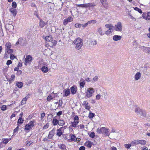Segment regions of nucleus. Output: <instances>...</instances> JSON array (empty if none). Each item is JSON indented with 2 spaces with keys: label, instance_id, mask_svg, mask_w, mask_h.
<instances>
[{
  "label": "nucleus",
  "instance_id": "f257e3e1",
  "mask_svg": "<svg viewBox=\"0 0 150 150\" xmlns=\"http://www.w3.org/2000/svg\"><path fill=\"white\" fill-rule=\"evenodd\" d=\"M73 43L75 45V48L78 50H80L83 46V41L80 38H77L73 42Z\"/></svg>",
  "mask_w": 150,
  "mask_h": 150
},
{
  "label": "nucleus",
  "instance_id": "f03ea898",
  "mask_svg": "<svg viewBox=\"0 0 150 150\" xmlns=\"http://www.w3.org/2000/svg\"><path fill=\"white\" fill-rule=\"evenodd\" d=\"M96 131L98 133H101L105 135L106 136H108L110 134L109 129L105 127L98 128Z\"/></svg>",
  "mask_w": 150,
  "mask_h": 150
},
{
  "label": "nucleus",
  "instance_id": "7ed1b4c3",
  "mask_svg": "<svg viewBox=\"0 0 150 150\" xmlns=\"http://www.w3.org/2000/svg\"><path fill=\"white\" fill-rule=\"evenodd\" d=\"M134 111L137 115L145 117L146 116V111L140 109L139 107H136Z\"/></svg>",
  "mask_w": 150,
  "mask_h": 150
},
{
  "label": "nucleus",
  "instance_id": "20e7f679",
  "mask_svg": "<svg viewBox=\"0 0 150 150\" xmlns=\"http://www.w3.org/2000/svg\"><path fill=\"white\" fill-rule=\"evenodd\" d=\"M26 42L25 39L22 38H19L15 44V46L19 45L21 46H24L26 45Z\"/></svg>",
  "mask_w": 150,
  "mask_h": 150
},
{
  "label": "nucleus",
  "instance_id": "39448f33",
  "mask_svg": "<svg viewBox=\"0 0 150 150\" xmlns=\"http://www.w3.org/2000/svg\"><path fill=\"white\" fill-rule=\"evenodd\" d=\"M94 91V89L93 88H89L86 92V96L88 98L91 97Z\"/></svg>",
  "mask_w": 150,
  "mask_h": 150
},
{
  "label": "nucleus",
  "instance_id": "423d86ee",
  "mask_svg": "<svg viewBox=\"0 0 150 150\" xmlns=\"http://www.w3.org/2000/svg\"><path fill=\"white\" fill-rule=\"evenodd\" d=\"M96 34L97 35L103 36L104 35L105 33L102 27L101 26H98L96 30Z\"/></svg>",
  "mask_w": 150,
  "mask_h": 150
},
{
  "label": "nucleus",
  "instance_id": "0eeeda50",
  "mask_svg": "<svg viewBox=\"0 0 150 150\" xmlns=\"http://www.w3.org/2000/svg\"><path fill=\"white\" fill-rule=\"evenodd\" d=\"M115 30L116 31L121 32L122 30V26L121 23L118 22L115 26Z\"/></svg>",
  "mask_w": 150,
  "mask_h": 150
},
{
  "label": "nucleus",
  "instance_id": "6e6552de",
  "mask_svg": "<svg viewBox=\"0 0 150 150\" xmlns=\"http://www.w3.org/2000/svg\"><path fill=\"white\" fill-rule=\"evenodd\" d=\"M32 58V57L30 55L26 56V57L25 59V64L26 65L27 64L30 63L31 62Z\"/></svg>",
  "mask_w": 150,
  "mask_h": 150
},
{
  "label": "nucleus",
  "instance_id": "1a4fd4ad",
  "mask_svg": "<svg viewBox=\"0 0 150 150\" xmlns=\"http://www.w3.org/2000/svg\"><path fill=\"white\" fill-rule=\"evenodd\" d=\"M73 19V18L71 16H69L67 18L64 20L63 22V24L64 25H66L68 22L72 21Z\"/></svg>",
  "mask_w": 150,
  "mask_h": 150
},
{
  "label": "nucleus",
  "instance_id": "9d476101",
  "mask_svg": "<svg viewBox=\"0 0 150 150\" xmlns=\"http://www.w3.org/2000/svg\"><path fill=\"white\" fill-rule=\"evenodd\" d=\"M142 17L146 20H150V13H144L142 14Z\"/></svg>",
  "mask_w": 150,
  "mask_h": 150
},
{
  "label": "nucleus",
  "instance_id": "9b49d317",
  "mask_svg": "<svg viewBox=\"0 0 150 150\" xmlns=\"http://www.w3.org/2000/svg\"><path fill=\"white\" fill-rule=\"evenodd\" d=\"M63 128L64 127H62L57 130L56 135L59 137L61 136L64 133L63 130H62Z\"/></svg>",
  "mask_w": 150,
  "mask_h": 150
},
{
  "label": "nucleus",
  "instance_id": "f8f14e48",
  "mask_svg": "<svg viewBox=\"0 0 150 150\" xmlns=\"http://www.w3.org/2000/svg\"><path fill=\"white\" fill-rule=\"evenodd\" d=\"M102 5L105 8H107L109 6L107 0H100Z\"/></svg>",
  "mask_w": 150,
  "mask_h": 150
},
{
  "label": "nucleus",
  "instance_id": "ddd939ff",
  "mask_svg": "<svg viewBox=\"0 0 150 150\" xmlns=\"http://www.w3.org/2000/svg\"><path fill=\"white\" fill-rule=\"evenodd\" d=\"M89 45L90 47H92L94 45H96L97 44V42L96 40L91 39L89 41Z\"/></svg>",
  "mask_w": 150,
  "mask_h": 150
},
{
  "label": "nucleus",
  "instance_id": "4468645a",
  "mask_svg": "<svg viewBox=\"0 0 150 150\" xmlns=\"http://www.w3.org/2000/svg\"><path fill=\"white\" fill-rule=\"evenodd\" d=\"M5 27L6 29L11 31H12L14 29L13 26L9 24H6Z\"/></svg>",
  "mask_w": 150,
  "mask_h": 150
},
{
  "label": "nucleus",
  "instance_id": "2eb2a0df",
  "mask_svg": "<svg viewBox=\"0 0 150 150\" xmlns=\"http://www.w3.org/2000/svg\"><path fill=\"white\" fill-rule=\"evenodd\" d=\"M141 73L138 72L134 76V79L136 80H138L141 77Z\"/></svg>",
  "mask_w": 150,
  "mask_h": 150
},
{
  "label": "nucleus",
  "instance_id": "dca6fc26",
  "mask_svg": "<svg viewBox=\"0 0 150 150\" xmlns=\"http://www.w3.org/2000/svg\"><path fill=\"white\" fill-rule=\"evenodd\" d=\"M122 38L121 36L115 35L113 37V39L115 41H117L121 40Z\"/></svg>",
  "mask_w": 150,
  "mask_h": 150
},
{
  "label": "nucleus",
  "instance_id": "f3484780",
  "mask_svg": "<svg viewBox=\"0 0 150 150\" xmlns=\"http://www.w3.org/2000/svg\"><path fill=\"white\" fill-rule=\"evenodd\" d=\"M9 11L14 16H15L16 15L17 13V11L16 9L11 8L9 9Z\"/></svg>",
  "mask_w": 150,
  "mask_h": 150
},
{
  "label": "nucleus",
  "instance_id": "a211bd4d",
  "mask_svg": "<svg viewBox=\"0 0 150 150\" xmlns=\"http://www.w3.org/2000/svg\"><path fill=\"white\" fill-rule=\"evenodd\" d=\"M63 92L64 93V94L63 95L64 97L67 96L69 95L70 93V91L69 89H65L64 90Z\"/></svg>",
  "mask_w": 150,
  "mask_h": 150
},
{
  "label": "nucleus",
  "instance_id": "6ab92c4d",
  "mask_svg": "<svg viewBox=\"0 0 150 150\" xmlns=\"http://www.w3.org/2000/svg\"><path fill=\"white\" fill-rule=\"evenodd\" d=\"M72 94H74L77 91V88L74 86H72L70 88Z\"/></svg>",
  "mask_w": 150,
  "mask_h": 150
},
{
  "label": "nucleus",
  "instance_id": "aec40b11",
  "mask_svg": "<svg viewBox=\"0 0 150 150\" xmlns=\"http://www.w3.org/2000/svg\"><path fill=\"white\" fill-rule=\"evenodd\" d=\"M54 134V131L53 130L51 131L49 133L48 136V138L49 139H50L52 138Z\"/></svg>",
  "mask_w": 150,
  "mask_h": 150
},
{
  "label": "nucleus",
  "instance_id": "412c9836",
  "mask_svg": "<svg viewBox=\"0 0 150 150\" xmlns=\"http://www.w3.org/2000/svg\"><path fill=\"white\" fill-rule=\"evenodd\" d=\"M80 87L81 88L84 87V86L85 84V82L83 79H81L80 81Z\"/></svg>",
  "mask_w": 150,
  "mask_h": 150
},
{
  "label": "nucleus",
  "instance_id": "4be33fe9",
  "mask_svg": "<svg viewBox=\"0 0 150 150\" xmlns=\"http://www.w3.org/2000/svg\"><path fill=\"white\" fill-rule=\"evenodd\" d=\"M86 8H90L94 7L96 6L95 4L94 3H90L86 4Z\"/></svg>",
  "mask_w": 150,
  "mask_h": 150
},
{
  "label": "nucleus",
  "instance_id": "5701e85b",
  "mask_svg": "<svg viewBox=\"0 0 150 150\" xmlns=\"http://www.w3.org/2000/svg\"><path fill=\"white\" fill-rule=\"evenodd\" d=\"M5 50L6 52L7 50L10 49L11 48V43L9 42H7L5 45Z\"/></svg>",
  "mask_w": 150,
  "mask_h": 150
},
{
  "label": "nucleus",
  "instance_id": "b1692460",
  "mask_svg": "<svg viewBox=\"0 0 150 150\" xmlns=\"http://www.w3.org/2000/svg\"><path fill=\"white\" fill-rule=\"evenodd\" d=\"M71 139L68 140V141L69 142H71L73 141H75L76 137L73 134H70Z\"/></svg>",
  "mask_w": 150,
  "mask_h": 150
},
{
  "label": "nucleus",
  "instance_id": "393cba45",
  "mask_svg": "<svg viewBox=\"0 0 150 150\" xmlns=\"http://www.w3.org/2000/svg\"><path fill=\"white\" fill-rule=\"evenodd\" d=\"M41 70L44 73H47L48 71V69L47 67L43 66L41 68Z\"/></svg>",
  "mask_w": 150,
  "mask_h": 150
},
{
  "label": "nucleus",
  "instance_id": "a878e982",
  "mask_svg": "<svg viewBox=\"0 0 150 150\" xmlns=\"http://www.w3.org/2000/svg\"><path fill=\"white\" fill-rule=\"evenodd\" d=\"M58 146L59 148L62 150L66 149V145L63 144L58 145Z\"/></svg>",
  "mask_w": 150,
  "mask_h": 150
},
{
  "label": "nucleus",
  "instance_id": "bb28decb",
  "mask_svg": "<svg viewBox=\"0 0 150 150\" xmlns=\"http://www.w3.org/2000/svg\"><path fill=\"white\" fill-rule=\"evenodd\" d=\"M52 38L51 36H47L45 38V40L48 42H51L52 41Z\"/></svg>",
  "mask_w": 150,
  "mask_h": 150
},
{
  "label": "nucleus",
  "instance_id": "cd10ccee",
  "mask_svg": "<svg viewBox=\"0 0 150 150\" xmlns=\"http://www.w3.org/2000/svg\"><path fill=\"white\" fill-rule=\"evenodd\" d=\"M65 124L64 121L62 120H59L58 121V125L60 126H63Z\"/></svg>",
  "mask_w": 150,
  "mask_h": 150
},
{
  "label": "nucleus",
  "instance_id": "c85d7f7f",
  "mask_svg": "<svg viewBox=\"0 0 150 150\" xmlns=\"http://www.w3.org/2000/svg\"><path fill=\"white\" fill-rule=\"evenodd\" d=\"M28 98V97L27 96H26L25 97L23 98L21 102V105H23L25 104L26 103V101Z\"/></svg>",
  "mask_w": 150,
  "mask_h": 150
},
{
  "label": "nucleus",
  "instance_id": "c756f323",
  "mask_svg": "<svg viewBox=\"0 0 150 150\" xmlns=\"http://www.w3.org/2000/svg\"><path fill=\"white\" fill-rule=\"evenodd\" d=\"M141 48L144 51V52L147 51L148 52H149V51H150V48L149 47H147L144 46H142Z\"/></svg>",
  "mask_w": 150,
  "mask_h": 150
},
{
  "label": "nucleus",
  "instance_id": "7c9ffc66",
  "mask_svg": "<svg viewBox=\"0 0 150 150\" xmlns=\"http://www.w3.org/2000/svg\"><path fill=\"white\" fill-rule=\"evenodd\" d=\"M45 23L42 20L40 19L39 23V26L40 28H43L45 25Z\"/></svg>",
  "mask_w": 150,
  "mask_h": 150
},
{
  "label": "nucleus",
  "instance_id": "2f4dec72",
  "mask_svg": "<svg viewBox=\"0 0 150 150\" xmlns=\"http://www.w3.org/2000/svg\"><path fill=\"white\" fill-rule=\"evenodd\" d=\"M131 143V144L132 146L137 145L139 144L138 140H136L132 141Z\"/></svg>",
  "mask_w": 150,
  "mask_h": 150
},
{
  "label": "nucleus",
  "instance_id": "473e14b6",
  "mask_svg": "<svg viewBox=\"0 0 150 150\" xmlns=\"http://www.w3.org/2000/svg\"><path fill=\"white\" fill-rule=\"evenodd\" d=\"M16 86L19 88H21L23 86V83L22 82H18L16 83Z\"/></svg>",
  "mask_w": 150,
  "mask_h": 150
},
{
  "label": "nucleus",
  "instance_id": "72a5a7b5",
  "mask_svg": "<svg viewBox=\"0 0 150 150\" xmlns=\"http://www.w3.org/2000/svg\"><path fill=\"white\" fill-rule=\"evenodd\" d=\"M71 126L73 127H74V128L77 127V125L78 124L76 122H72L71 123Z\"/></svg>",
  "mask_w": 150,
  "mask_h": 150
},
{
  "label": "nucleus",
  "instance_id": "f704fd0d",
  "mask_svg": "<svg viewBox=\"0 0 150 150\" xmlns=\"http://www.w3.org/2000/svg\"><path fill=\"white\" fill-rule=\"evenodd\" d=\"M58 120L56 119H54L52 120V122L53 125H56L58 124Z\"/></svg>",
  "mask_w": 150,
  "mask_h": 150
},
{
  "label": "nucleus",
  "instance_id": "c9c22d12",
  "mask_svg": "<svg viewBox=\"0 0 150 150\" xmlns=\"http://www.w3.org/2000/svg\"><path fill=\"white\" fill-rule=\"evenodd\" d=\"M139 144H141L142 145H144L146 144V142L144 140H138Z\"/></svg>",
  "mask_w": 150,
  "mask_h": 150
},
{
  "label": "nucleus",
  "instance_id": "e433bc0d",
  "mask_svg": "<svg viewBox=\"0 0 150 150\" xmlns=\"http://www.w3.org/2000/svg\"><path fill=\"white\" fill-rule=\"evenodd\" d=\"M32 127H31L28 125H26L25 126V129L27 130H30L32 129Z\"/></svg>",
  "mask_w": 150,
  "mask_h": 150
},
{
  "label": "nucleus",
  "instance_id": "4c0bfd02",
  "mask_svg": "<svg viewBox=\"0 0 150 150\" xmlns=\"http://www.w3.org/2000/svg\"><path fill=\"white\" fill-rule=\"evenodd\" d=\"M86 145L88 147L91 148L92 146L91 142L90 141L86 142L85 143Z\"/></svg>",
  "mask_w": 150,
  "mask_h": 150
},
{
  "label": "nucleus",
  "instance_id": "58836bf2",
  "mask_svg": "<svg viewBox=\"0 0 150 150\" xmlns=\"http://www.w3.org/2000/svg\"><path fill=\"white\" fill-rule=\"evenodd\" d=\"M79 117L77 115L75 116L74 118V121L75 122H76L78 124L79 123Z\"/></svg>",
  "mask_w": 150,
  "mask_h": 150
},
{
  "label": "nucleus",
  "instance_id": "ea45409f",
  "mask_svg": "<svg viewBox=\"0 0 150 150\" xmlns=\"http://www.w3.org/2000/svg\"><path fill=\"white\" fill-rule=\"evenodd\" d=\"M11 138L4 139L3 141V143L4 144H7L8 142L11 140Z\"/></svg>",
  "mask_w": 150,
  "mask_h": 150
},
{
  "label": "nucleus",
  "instance_id": "a19ab883",
  "mask_svg": "<svg viewBox=\"0 0 150 150\" xmlns=\"http://www.w3.org/2000/svg\"><path fill=\"white\" fill-rule=\"evenodd\" d=\"M35 122V121H31L28 124V125L30 126L31 127H33L34 125V123Z\"/></svg>",
  "mask_w": 150,
  "mask_h": 150
},
{
  "label": "nucleus",
  "instance_id": "79ce46f5",
  "mask_svg": "<svg viewBox=\"0 0 150 150\" xmlns=\"http://www.w3.org/2000/svg\"><path fill=\"white\" fill-rule=\"evenodd\" d=\"M78 129H83L84 128V126L82 124H81L79 125H78L77 126Z\"/></svg>",
  "mask_w": 150,
  "mask_h": 150
},
{
  "label": "nucleus",
  "instance_id": "37998d69",
  "mask_svg": "<svg viewBox=\"0 0 150 150\" xmlns=\"http://www.w3.org/2000/svg\"><path fill=\"white\" fill-rule=\"evenodd\" d=\"M95 115L94 113L90 112L89 113L88 117L89 118L91 119L93 118Z\"/></svg>",
  "mask_w": 150,
  "mask_h": 150
},
{
  "label": "nucleus",
  "instance_id": "c03bdc74",
  "mask_svg": "<svg viewBox=\"0 0 150 150\" xmlns=\"http://www.w3.org/2000/svg\"><path fill=\"white\" fill-rule=\"evenodd\" d=\"M134 9L137 11H138L139 13H142V10L137 7H136L135 8H134Z\"/></svg>",
  "mask_w": 150,
  "mask_h": 150
},
{
  "label": "nucleus",
  "instance_id": "a18cd8bd",
  "mask_svg": "<svg viewBox=\"0 0 150 150\" xmlns=\"http://www.w3.org/2000/svg\"><path fill=\"white\" fill-rule=\"evenodd\" d=\"M1 109L2 111L5 110L6 109V105H3L1 106Z\"/></svg>",
  "mask_w": 150,
  "mask_h": 150
},
{
  "label": "nucleus",
  "instance_id": "49530a36",
  "mask_svg": "<svg viewBox=\"0 0 150 150\" xmlns=\"http://www.w3.org/2000/svg\"><path fill=\"white\" fill-rule=\"evenodd\" d=\"M24 120L21 117H19L18 121V123L19 124H22Z\"/></svg>",
  "mask_w": 150,
  "mask_h": 150
},
{
  "label": "nucleus",
  "instance_id": "de8ad7c7",
  "mask_svg": "<svg viewBox=\"0 0 150 150\" xmlns=\"http://www.w3.org/2000/svg\"><path fill=\"white\" fill-rule=\"evenodd\" d=\"M6 52H7L10 55H11L12 54L13 52V50L12 49H9L7 50L6 51Z\"/></svg>",
  "mask_w": 150,
  "mask_h": 150
},
{
  "label": "nucleus",
  "instance_id": "09e8293b",
  "mask_svg": "<svg viewBox=\"0 0 150 150\" xmlns=\"http://www.w3.org/2000/svg\"><path fill=\"white\" fill-rule=\"evenodd\" d=\"M96 21L95 20H93L88 21L89 24L91 23L95 24L96 23Z\"/></svg>",
  "mask_w": 150,
  "mask_h": 150
},
{
  "label": "nucleus",
  "instance_id": "8fccbe9b",
  "mask_svg": "<svg viewBox=\"0 0 150 150\" xmlns=\"http://www.w3.org/2000/svg\"><path fill=\"white\" fill-rule=\"evenodd\" d=\"M89 135L90 137L93 138L95 137V133L94 132H92L89 134Z\"/></svg>",
  "mask_w": 150,
  "mask_h": 150
},
{
  "label": "nucleus",
  "instance_id": "3c124183",
  "mask_svg": "<svg viewBox=\"0 0 150 150\" xmlns=\"http://www.w3.org/2000/svg\"><path fill=\"white\" fill-rule=\"evenodd\" d=\"M82 26L81 24H79V23H76L75 25V26L77 28H80Z\"/></svg>",
  "mask_w": 150,
  "mask_h": 150
},
{
  "label": "nucleus",
  "instance_id": "603ef678",
  "mask_svg": "<svg viewBox=\"0 0 150 150\" xmlns=\"http://www.w3.org/2000/svg\"><path fill=\"white\" fill-rule=\"evenodd\" d=\"M76 5L78 7H81L82 8H86V4H77Z\"/></svg>",
  "mask_w": 150,
  "mask_h": 150
},
{
  "label": "nucleus",
  "instance_id": "864d4df0",
  "mask_svg": "<svg viewBox=\"0 0 150 150\" xmlns=\"http://www.w3.org/2000/svg\"><path fill=\"white\" fill-rule=\"evenodd\" d=\"M33 143V142L31 141L27 142L26 144V145L27 146H30Z\"/></svg>",
  "mask_w": 150,
  "mask_h": 150
},
{
  "label": "nucleus",
  "instance_id": "5fc2aeb1",
  "mask_svg": "<svg viewBox=\"0 0 150 150\" xmlns=\"http://www.w3.org/2000/svg\"><path fill=\"white\" fill-rule=\"evenodd\" d=\"M112 32V31L111 30H108L105 31L104 33L106 35H108L109 34H110Z\"/></svg>",
  "mask_w": 150,
  "mask_h": 150
},
{
  "label": "nucleus",
  "instance_id": "6e6d98bb",
  "mask_svg": "<svg viewBox=\"0 0 150 150\" xmlns=\"http://www.w3.org/2000/svg\"><path fill=\"white\" fill-rule=\"evenodd\" d=\"M12 6L13 8H16L17 6L16 3L15 2H13L12 4Z\"/></svg>",
  "mask_w": 150,
  "mask_h": 150
},
{
  "label": "nucleus",
  "instance_id": "4d7b16f0",
  "mask_svg": "<svg viewBox=\"0 0 150 150\" xmlns=\"http://www.w3.org/2000/svg\"><path fill=\"white\" fill-rule=\"evenodd\" d=\"M15 78V76L14 75H11V78H10L9 81H13L14 80Z\"/></svg>",
  "mask_w": 150,
  "mask_h": 150
},
{
  "label": "nucleus",
  "instance_id": "13d9d810",
  "mask_svg": "<svg viewBox=\"0 0 150 150\" xmlns=\"http://www.w3.org/2000/svg\"><path fill=\"white\" fill-rule=\"evenodd\" d=\"M124 146L127 149H129L131 146H132V145L131 143H130V144H125Z\"/></svg>",
  "mask_w": 150,
  "mask_h": 150
},
{
  "label": "nucleus",
  "instance_id": "bf43d9fd",
  "mask_svg": "<svg viewBox=\"0 0 150 150\" xmlns=\"http://www.w3.org/2000/svg\"><path fill=\"white\" fill-rule=\"evenodd\" d=\"M98 80V76H95L93 79V80L94 82L97 81Z\"/></svg>",
  "mask_w": 150,
  "mask_h": 150
},
{
  "label": "nucleus",
  "instance_id": "052dcab7",
  "mask_svg": "<svg viewBox=\"0 0 150 150\" xmlns=\"http://www.w3.org/2000/svg\"><path fill=\"white\" fill-rule=\"evenodd\" d=\"M53 99V98L51 96H49L47 98V100L49 101H50Z\"/></svg>",
  "mask_w": 150,
  "mask_h": 150
},
{
  "label": "nucleus",
  "instance_id": "680f3d73",
  "mask_svg": "<svg viewBox=\"0 0 150 150\" xmlns=\"http://www.w3.org/2000/svg\"><path fill=\"white\" fill-rule=\"evenodd\" d=\"M85 109L88 110H89L91 107L90 105H86L84 106Z\"/></svg>",
  "mask_w": 150,
  "mask_h": 150
},
{
  "label": "nucleus",
  "instance_id": "e2e57ef3",
  "mask_svg": "<svg viewBox=\"0 0 150 150\" xmlns=\"http://www.w3.org/2000/svg\"><path fill=\"white\" fill-rule=\"evenodd\" d=\"M133 46H134L135 47H136L137 46V42L136 40H134L132 43Z\"/></svg>",
  "mask_w": 150,
  "mask_h": 150
},
{
  "label": "nucleus",
  "instance_id": "0e129e2a",
  "mask_svg": "<svg viewBox=\"0 0 150 150\" xmlns=\"http://www.w3.org/2000/svg\"><path fill=\"white\" fill-rule=\"evenodd\" d=\"M52 44H51L52 46H54L56 45L57 43V41L55 40H53L51 42Z\"/></svg>",
  "mask_w": 150,
  "mask_h": 150
},
{
  "label": "nucleus",
  "instance_id": "69168bd1",
  "mask_svg": "<svg viewBox=\"0 0 150 150\" xmlns=\"http://www.w3.org/2000/svg\"><path fill=\"white\" fill-rule=\"evenodd\" d=\"M19 127L17 126L13 130V133H17Z\"/></svg>",
  "mask_w": 150,
  "mask_h": 150
},
{
  "label": "nucleus",
  "instance_id": "338daca9",
  "mask_svg": "<svg viewBox=\"0 0 150 150\" xmlns=\"http://www.w3.org/2000/svg\"><path fill=\"white\" fill-rule=\"evenodd\" d=\"M49 124L47 123L46 125H44L43 127V129H46L48 128Z\"/></svg>",
  "mask_w": 150,
  "mask_h": 150
},
{
  "label": "nucleus",
  "instance_id": "774afa93",
  "mask_svg": "<svg viewBox=\"0 0 150 150\" xmlns=\"http://www.w3.org/2000/svg\"><path fill=\"white\" fill-rule=\"evenodd\" d=\"M10 58L11 60H13L15 58V56L13 54L10 55Z\"/></svg>",
  "mask_w": 150,
  "mask_h": 150
}]
</instances>
